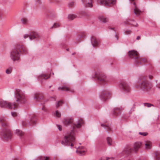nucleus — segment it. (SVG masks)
Masks as SVG:
<instances>
[{
	"mask_svg": "<svg viewBox=\"0 0 160 160\" xmlns=\"http://www.w3.org/2000/svg\"><path fill=\"white\" fill-rule=\"evenodd\" d=\"M68 50H69V49H67V51H68Z\"/></svg>",
	"mask_w": 160,
	"mask_h": 160,
	"instance_id": "nucleus-64",
	"label": "nucleus"
},
{
	"mask_svg": "<svg viewBox=\"0 0 160 160\" xmlns=\"http://www.w3.org/2000/svg\"><path fill=\"white\" fill-rule=\"evenodd\" d=\"M22 125L23 126H26L27 125V122L25 121H22Z\"/></svg>",
	"mask_w": 160,
	"mask_h": 160,
	"instance_id": "nucleus-47",
	"label": "nucleus"
},
{
	"mask_svg": "<svg viewBox=\"0 0 160 160\" xmlns=\"http://www.w3.org/2000/svg\"><path fill=\"white\" fill-rule=\"evenodd\" d=\"M81 120V126L82 125V124H83L84 123V121H83V120L81 118L80 119Z\"/></svg>",
	"mask_w": 160,
	"mask_h": 160,
	"instance_id": "nucleus-53",
	"label": "nucleus"
},
{
	"mask_svg": "<svg viewBox=\"0 0 160 160\" xmlns=\"http://www.w3.org/2000/svg\"><path fill=\"white\" fill-rule=\"evenodd\" d=\"M145 142L146 149L147 150L150 149L152 146L151 142L150 141H146Z\"/></svg>",
	"mask_w": 160,
	"mask_h": 160,
	"instance_id": "nucleus-28",
	"label": "nucleus"
},
{
	"mask_svg": "<svg viewBox=\"0 0 160 160\" xmlns=\"http://www.w3.org/2000/svg\"><path fill=\"white\" fill-rule=\"evenodd\" d=\"M43 98V96L41 93H36L34 95V100L36 101H39L42 99Z\"/></svg>",
	"mask_w": 160,
	"mask_h": 160,
	"instance_id": "nucleus-14",
	"label": "nucleus"
},
{
	"mask_svg": "<svg viewBox=\"0 0 160 160\" xmlns=\"http://www.w3.org/2000/svg\"><path fill=\"white\" fill-rule=\"evenodd\" d=\"M134 0H129L131 2L133 5V7L134 8L133 9V12L134 14L138 16L141 14L142 12L139 9L137 5L135 2L132 3V2Z\"/></svg>",
	"mask_w": 160,
	"mask_h": 160,
	"instance_id": "nucleus-11",
	"label": "nucleus"
},
{
	"mask_svg": "<svg viewBox=\"0 0 160 160\" xmlns=\"http://www.w3.org/2000/svg\"><path fill=\"white\" fill-rule=\"evenodd\" d=\"M132 151L131 148L129 147L126 148L124 149L122 151L123 154L126 155H128Z\"/></svg>",
	"mask_w": 160,
	"mask_h": 160,
	"instance_id": "nucleus-24",
	"label": "nucleus"
},
{
	"mask_svg": "<svg viewBox=\"0 0 160 160\" xmlns=\"http://www.w3.org/2000/svg\"><path fill=\"white\" fill-rule=\"evenodd\" d=\"M76 54V53H75V52H74V53H72V55H74V54Z\"/></svg>",
	"mask_w": 160,
	"mask_h": 160,
	"instance_id": "nucleus-61",
	"label": "nucleus"
},
{
	"mask_svg": "<svg viewBox=\"0 0 160 160\" xmlns=\"http://www.w3.org/2000/svg\"><path fill=\"white\" fill-rule=\"evenodd\" d=\"M21 23L24 25H27L28 23V19L26 17H23L21 19Z\"/></svg>",
	"mask_w": 160,
	"mask_h": 160,
	"instance_id": "nucleus-26",
	"label": "nucleus"
},
{
	"mask_svg": "<svg viewBox=\"0 0 160 160\" xmlns=\"http://www.w3.org/2000/svg\"><path fill=\"white\" fill-rule=\"evenodd\" d=\"M144 105L145 106L147 107L148 108L152 106H153V104L149 103H144Z\"/></svg>",
	"mask_w": 160,
	"mask_h": 160,
	"instance_id": "nucleus-42",
	"label": "nucleus"
},
{
	"mask_svg": "<svg viewBox=\"0 0 160 160\" xmlns=\"http://www.w3.org/2000/svg\"><path fill=\"white\" fill-rule=\"evenodd\" d=\"M132 112V110H131L129 112V114H131Z\"/></svg>",
	"mask_w": 160,
	"mask_h": 160,
	"instance_id": "nucleus-60",
	"label": "nucleus"
},
{
	"mask_svg": "<svg viewBox=\"0 0 160 160\" xmlns=\"http://www.w3.org/2000/svg\"><path fill=\"white\" fill-rule=\"evenodd\" d=\"M81 15L82 16H88V14L85 12H81Z\"/></svg>",
	"mask_w": 160,
	"mask_h": 160,
	"instance_id": "nucleus-45",
	"label": "nucleus"
},
{
	"mask_svg": "<svg viewBox=\"0 0 160 160\" xmlns=\"http://www.w3.org/2000/svg\"><path fill=\"white\" fill-rule=\"evenodd\" d=\"M113 159V157H111V158H106V160H108L109 159Z\"/></svg>",
	"mask_w": 160,
	"mask_h": 160,
	"instance_id": "nucleus-56",
	"label": "nucleus"
},
{
	"mask_svg": "<svg viewBox=\"0 0 160 160\" xmlns=\"http://www.w3.org/2000/svg\"><path fill=\"white\" fill-rule=\"evenodd\" d=\"M120 89L123 92L127 93L130 92L131 88L128 84L126 82H122L119 84Z\"/></svg>",
	"mask_w": 160,
	"mask_h": 160,
	"instance_id": "nucleus-8",
	"label": "nucleus"
},
{
	"mask_svg": "<svg viewBox=\"0 0 160 160\" xmlns=\"http://www.w3.org/2000/svg\"><path fill=\"white\" fill-rule=\"evenodd\" d=\"M76 152L77 154H80V149L79 148H77L76 151Z\"/></svg>",
	"mask_w": 160,
	"mask_h": 160,
	"instance_id": "nucleus-52",
	"label": "nucleus"
},
{
	"mask_svg": "<svg viewBox=\"0 0 160 160\" xmlns=\"http://www.w3.org/2000/svg\"><path fill=\"white\" fill-rule=\"evenodd\" d=\"M51 2H58V1H57V0H56V1H55V0L54 1V0H52Z\"/></svg>",
	"mask_w": 160,
	"mask_h": 160,
	"instance_id": "nucleus-58",
	"label": "nucleus"
},
{
	"mask_svg": "<svg viewBox=\"0 0 160 160\" xmlns=\"http://www.w3.org/2000/svg\"><path fill=\"white\" fill-rule=\"evenodd\" d=\"M77 16L75 14H69L68 16V18L70 20H73L74 18H77Z\"/></svg>",
	"mask_w": 160,
	"mask_h": 160,
	"instance_id": "nucleus-32",
	"label": "nucleus"
},
{
	"mask_svg": "<svg viewBox=\"0 0 160 160\" xmlns=\"http://www.w3.org/2000/svg\"><path fill=\"white\" fill-rule=\"evenodd\" d=\"M0 106L2 108L15 109L18 107V104L16 103L12 104L3 100H0Z\"/></svg>",
	"mask_w": 160,
	"mask_h": 160,
	"instance_id": "nucleus-5",
	"label": "nucleus"
},
{
	"mask_svg": "<svg viewBox=\"0 0 160 160\" xmlns=\"http://www.w3.org/2000/svg\"><path fill=\"white\" fill-rule=\"evenodd\" d=\"M80 127V120L77 123H75L73 125V130L67 133L64 136V139L62 141L61 143L63 145L73 146V142L75 140V134L74 131L77 128Z\"/></svg>",
	"mask_w": 160,
	"mask_h": 160,
	"instance_id": "nucleus-1",
	"label": "nucleus"
},
{
	"mask_svg": "<svg viewBox=\"0 0 160 160\" xmlns=\"http://www.w3.org/2000/svg\"><path fill=\"white\" fill-rule=\"evenodd\" d=\"M40 38V36L38 33L36 32H32L30 34L29 39L32 40L34 39H38Z\"/></svg>",
	"mask_w": 160,
	"mask_h": 160,
	"instance_id": "nucleus-15",
	"label": "nucleus"
},
{
	"mask_svg": "<svg viewBox=\"0 0 160 160\" xmlns=\"http://www.w3.org/2000/svg\"><path fill=\"white\" fill-rule=\"evenodd\" d=\"M82 3L86 7L92 8V0H82Z\"/></svg>",
	"mask_w": 160,
	"mask_h": 160,
	"instance_id": "nucleus-16",
	"label": "nucleus"
},
{
	"mask_svg": "<svg viewBox=\"0 0 160 160\" xmlns=\"http://www.w3.org/2000/svg\"><path fill=\"white\" fill-rule=\"evenodd\" d=\"M141 38V37L140 36H138L137 37V38L136 39L137 40H139Z\"/></svg>",
	"mask_w": 160,
	"mask_h": 160,
	"instance_id": "nucleus-57",
	"label": "nucleus"
},
{
	"mask_svg": "<svg viewBox=\"0 0 160 160\" xmlns=\"http://www.w3.org/2000/svg\"><path fill=\"white\" fill-rule=\"evenodd\" d=\"M91 42L93 47L95 48L98 46L100 41L97 39L95 37L92 36L91 38Z\"/></svg>",
	"mask_w": 160,
	"mask_h": 160,
	"instance_id": "nucleus-13",
	"label": "nucleus"
},
{
	"mask_svg": "<svg viewBox=\"0 0 160 160\" xmlns=\"http://www.w3.org/2000/svg\"><path fill=\"white\" fill-rule=\"evenodd\" d=\"M132 32L131 30H126L125 31L124 33L125 35H129Z\"/></svg>",
	"mask_w": 160,
	"mask_h": 160,
	"instance_id": "nucleus-44",
	"label": "nucleus"
},
{
	"mask_svg": "<svg viewBox=\"0 0 160 160\" xmlns=\"http://www.w3.org/2000/svg\"><path fill=\"white\" fill-rule=\"evenodd\" d=\"M73 120L71 118H67L65 119L63 121L64 124L66 126H68L72 123Z\"/></svg>",
	"mask_w": 160,
	"mask_h": 160,
	"instance_id": "nucleus-18",
	"label": "nucleus"
},
{
	"mask_svg": "<svg viewBox=\"0 0 160 160\" xmlns=\"http://www.w3.org/2000/svg\"><path fill=\"white\" fill-rule=\"evenodd\" d=\"M12 71V69L11 68H10L7 69L6 70V73L8 74L11 73Z\"/></svg>",
	"mask_w": 160,
	"mask_h": 160,
	"instance_id": "nucleus-38",
	"label": "nucleus"
},
{
	"mask_svg": "<svg viewBox=\"0 0 160 160\" xmlns=\"http://www.w3.org/2000/svg\"><path fill=\"white\" fill-rule=\"evenodd\" d=\"M128 23L129 25H131L135 27H137L138 26V24L136 23L134 20L131 21L129 20V21H128Z\"/></svg>",
	"mask_w": 160,
	"mask_h": 160,
	"instance_id": "nucleus-30",
	"label": "nucleus"
},
{
	"mask_svg": "<svg viewBox=\"0 0 160 160\" xmlns=\"http://www.w3.org/2000/svg\"><path fill=\"white\" fill-rule=\"evenodd\" d=\"M15 97L17 102L14 103L24 104L27 101V98L25 93L21 90L17 89L15 91Z\"/></svg>",
	"mask_w": 160,
	"mask_h": 160,
	"instance_id": "nucleus-4",
	"label": "nucleus"
},
{
	"mask_svg": "<svg viewBox=\"0 0 160 160\" xmlns=\"http://www.w3.org/2000/svg\"><path fill=\"white\" fill-rule=\"evenodd\" d=\"M0 136L2 139L7 141L11 138L12 134L9 129L5 128L2 130Z\"/></svg>",
	"mask_w": 160,
	"mask_h": 160,
	"instance_id": "nucleus-6",
	"label": "nucleus"
},
{
	"mask_svg": "<svg viewBox=\"0 0 160 160\" xmlns=\"http://www.w3.org/2000/svg\"><path fill=\"white\" fill-rule=\"evenodd\" d=\"M36 119L34 115L32 116L28 124L30 126L35 124L36 123Z\"/></svg>",
	"mask_w": 160,
	"mask_h": 160,
	"instance_id": "nucleus-25",
	"label": "nucleus"
},
{
	"mask_svg": "<svg viewBox=\"0 0 160 160\" xmlns=\"http://www.w3.org/2000/svg\"><path fill=\"white\" fill-rule=\"evenodd\" d=\"M97 1L100 5L106 6H111L116 3V0H97Z\"/></svg>",
	"mask_w": 160,
	"mask_h": 160,
	"instance_id": "nucleus-9",
	"label": "nucleus"
},
{
	"mask_svg": "<svg viewBox=\"0 0 160 160\" xmlns=\"http://www.w3.org/2000/svg\"><path fill=\"white\" fill-rule=\"evenodd\" d=\"M95 77L97 78L98 81L101 83H105L109 81L107 77L101 72H96L95 74Z\"/></svg>",
	"mask_w": 160,
	"mask_h": 160,
	"instance_id": "nucleus-7",
	"label": "nucleus"
},
{
	"mask_svg": "<svg viewBox=\"0 0 160 160\" xmlns=\"http://www.w3.org/2000/svg\"><path fill=\"white\" fill-rule=\"evenodd\" d=\"M0 123L3 127L7 126L8 124L6 118L3 116L1 117L0 118Z\"/></svg>",
	"mask_w": 160,
	"mask_h": 160,
	"instance_id": "nucleus-19",
	"label": "nucleus"
},
{
	"mask_svg": "<svg viewBox=\"0 0 160 160\" xmlns=\"http://www.w3.org/2000/svg\"><path fill=\"white\" fill-rule=\"evenodd\" d=\"M38 159L40 160H48L49 157L41 156L38 157Z\"/></svg>",
	"mask_w": 160,
	"mask_h": 160,
	"instance_id": "nucleus-37",
	"label": "nucleus"
},
{
	"mask_svg": "<svg viewBox=\"0 0 160 160\" xmlns=\"http://www.w3.org/2000/svg\"><path fill=\"white\" fill-rule=\"evenodd\" d=\"M57 126L58 128L60 131H61L62 130V127L60 125H57Z\"/></svg>",
	"mask_w": 160,
	"mask_h": 160,
	"instance_id": "nucleus-51",
	"label": "nucleus"
},
{
	"mask_svg": "<svg viewBox=\"0 0 160 160\" xmlns=\"http://www.w3.org/2000/svg\"><path fill=\"white\" fill-rule=\"evenodd\" d=\"M50 77V75L48 74H42L38 76V79L39 80L41 79H47L49 78Z\"/></svg>",
	"mask_w": 160,
	"mask_h": 160,
	"instance_id": "nucleus-22",
	"label": "nucleus"
},
{
	"mask_svg": "<svg viewBox=\"0 0 160 160\" xmlns=\"http://www.w3.org/2000/svg\"><path fill=\"white\" fill-rule=\"evenodd\" d=\"M60 26V25L59 23H55L54 24L53 26L51 27V28H56L59 27Z\"/></svg>",
	"mask_w": 160,
	"mask_h": 160,
	"instance_id": "nucleus-36",
	"label": "nucleus"
},
{
	"mask_svg": "<svg viewBox=\"0 0 160 160\" xmlns=\"http://www.w3.org/2000/svg\"><path fill=\"white\" fill-rule=\"evenodd\" d=\"M98 18L100 21L104 23L107 22L108 21V19L103 16H99Z\"/></svg>",
	"mask_w": 160,
	"mask_h": 160,
	"instance_id": "nucleus-27",
	"label": "nucleus"
},
{
	"mask_svg": "<svg viewBox=\"0 0 160 160\" xmlns=\"http://www.w3.org/2000/svg\"><path fill=\"white\" fill-rule=\"evenodd\" d=\"M111 94L108 91H102L100 93L99 97L102 101H105L110 98Z\"/></svg>",
	"mask_w": 160,
	"mask_h": 160,
	"instance_id": "nucleus-10",
	"label": "nucleus"
},
{
	"mask_svg": "<svg viewBox=\"0 0 160 160\" xmlns=\"http://www.w3.org/2000/svg\"><path fill=\"white\" fill-rule=\"evenodd\" d=\"M12 160H20V159L18 158H15Z\"/></svg>",
	"mask_w": 160,
	"mask_h": 160,
	"instance_id": "nucleus-59",
	"label": "nucleus"
},
{
	"mask_svg": "<svg viewBox=\"0 0 160 160\" xmlns=\"http://www.w3.org/2000/svg\"><path fill=\"white\" fill-rule=\"evenodd\" d=\"M129 57L133 59H135L136 60L139 57L138 52L134 50H131L128 52Z\"/></svg>",
	"mask_w": 160,
	"mask_h": 160,
	"instance_id": "nucleus-12",
	"label": "nucleus"
},
{
	"mask_svg": "<svg viewBox=\"0 0 160 160\" xmlns=\"http://www.w3.org/2000/svg\"><path fill=\"white\" fill-rule=\"evenodd\" d=\"M158 87L159 88H160V86H158Z\"/></svg>",
	"mask_w": 160,
	"mask_h": 160,
	"instance_id": "nucleus-62",
	"label": "nucleus"
},
{
	"mask_svg": "<svg viewBox=\"0 0 160 160\" xmlns=\"http://www.w3.org/2000/svg\"><path fill=\"white\" fill-rule=\"evenodd\" d=\"M107 142L109 145H111L112 143V138L109 137H108L107 138Z\"/></svg>",
	"mask_w": 160,
	"mask_h": 160,
	"instance_id": "nucleus-35",
	"label": "nucleus"
},
{
	"mask_svg": "<svg viewBox=\"0 0 160 160\" xmlns=\"http://www.w3.org/2000/svg\"><path fill=\"white\" fill-rule=\"evenodd\" d=\"M30 35H28L27 34H26L24 35L23 37L25 39H26L27 38H29Z\"/></svg>",
	"mask_w": 160,
	"mask_h": 160,
	"instance_id": "nucleus-50",
	"label": "nucleus"
},
{
	"mask_svg": "<svg viewBox=\"0 0 160 160\" xmlns=\"http://www.w3.org/2000/svg\"><path fill=\"white\" fill-rule=\"evenodd\" d=\"M87 150L84 147L81 146V155H84Z\"/></svg>",
	"mask_w": 160,
	"mask_h": 160,
	"instance_id": "nucleus-31",
	"label": "nucleus"
},
{
	"mask_svg": "<svg viewBox=\"0 0 160 160\" xmlns=\"http://www.w3.org/2000/svg\"><path fill=\"white\" fill-rule=\"evenodd\" d=\"M147 60L144 58L138 57V59L135 61L136 63L138 65L147 62Z\"/></svg>",
	"mask_w": 160,
	"mask_h": 160,
	"instance_id": "nucleus-20",
	"label": "nucleus"
},
{
	"mask_svg": "<svg viewBox=\"0 0 160 160\" xmlns=\"http://www.w3.org/2000/svg\"><path fill=\"white\" fill-rule=\"evenodd\" d=\"M139 134L143 136H146L148 134V133L146 132H139Z\"/></svg>",
	"mask_w": 160,
	"mask_h": 160,
	"instance_id": "nucleus-46",
	"label": "nucleus"
},
{
	"mask_svg": "<svg viewBox=\"0 0 160 160\" xmlns=\"http://www.w3.org/2000/svg\"><path fill=\"white\" fill-rule=\"evenodd\" d=\"M56 115L57 117L59 118L61 116V113L58 111H56Z\"/></svg>",
	"mask_w": 160,
	"mask_h": 160,
	"instance_id": "nucleus-41",
	"label": "nucleus"
},
{
	"mask_svg": "<svg viewBox=\"0 0 160 160\" xmlns=\"http://www.w3.org/2000/svg\"><path fill=\"white\" fill-rule=\"evenodd\" d=\"M75 2L73 1L71 2L68 3V6L70 8H72L75 5Z\"/></svg>",
	"mask_w": 160,
	"mask_h": 160,
	"instance_id": "nucleus-39",
	"label": "nucleus"
},
{
	"mask_svg": "<svg viewBox=\"0 0 160 160\" xmlns=\"http://www.w3.org/2000/svg\"><path fill=\"white\" fill-rule=\"evenodd\" d=\"M147 77L142 76L139 77L136 82L135 87L137 88H140L144 92H147L150 90L152 85L146 80Z\"/></svg>",
	"mask_w": 160,
	"mask_h": 160,
	"instance_id": "nucleus-3",
	"label": "nucleus"
},
{
	"mask_svg": "<svg viewBox=\"0 0 160 160\" xmlns=\"http://www.w3.org/2000/svg\"><path fill=\"white\" fill-rule=\"evenodd\" d=\"M155 155L156 160H159L160 159V152L159 151L155 152Z\"/></svg>",
	"mask_w": 160,
	"mask_h": 160,
	"instance_id": "nucleus-34",
	"label": "nucleus"
},
{
	"mask_svg": "<svg viewBox=\"0 0 160 160\" xmlns=\"http://www.w3.org/2000/svg\"><path fill=\"white\" fill-rule=\"evenodd\" d=\"M12 115L13 117H15L17 116V113L16 112H12Z\"/></svg>",
	"mask_w": 160,
	"mask_h": 160,
	"instance_id": "nucleus-48",
	"label": "nucleus"
},
{
	"mask_svg": "<svg viewBox=\"0 0 160 160\" xmlns=\"http://www.w3.org/2000/svg\"><path fill=\"white\" fill-rule=\"evenodd\" d=\"M122 110L121 108H115L113 110V115L115 116H118L121 114Z\"/></svg>",
	"mask_w": 160,
	"mask_h": 160,
	"instance_id": "nucleus-17",
	"label": "nucleus"
},
{
	"mask_svg": "<svg viewBox=\"0 0 160 160\" xmlns=\"http://www.w3.org/2000/svg\"><path fill=\"white\" fill-rule=\"evenodd\" d=\"M63 103V102L61 101H59L56 104V107L57 108L59 107L60 106L62 105Z\"/></svg>",
	"mask_w": 160,
	"mask_h": 160,
	"instance_id": "nucleus-40",
	"label": "nucleus"
},
{
	"mask_svg": "<svg viewBox=\"0 0 160 160\" xmlns=\"http://www.w3.org/2000/svg\"><path fill=\"white\" fill-rule=\"evenodd\" d=\"M141 143L140 142H137L135 143L133 145V149L136 152L140 148L141 146Z\"/></svg>",
	"mask_w": 160,
	"mask_h": 160,
	"instance_id": "nucleus-21",
	"label": "nucleus"
},
{
	"mask_svg": "<svg viewBox=\"0 0 160 160\" xmlns=\"http://www.w3.org/2000/svg\"><path fill=\"white\" fill-rule=\"evenodd\" d=\"M101 160H104L103 159H102Z\"/></svg>",
	"mask_w": 160,
	"mask_h": 160,
	"instance_id": "nucleus-63",
	"label": "nucleus"
},
{
	"mask_svg": "<svg viewBox=\"0 0 160 160\" xmlns=\"http://www.w3.org/2000/svg\"><path fill=\"white\" fill-rule=\"evenodd\" d=\"M148 77L150 79H151L153 78V76L152 75H149Z\"/></svg>",
	"mask_w": 160,
	"mask_h": 160,
	"instance_id": "nucleus-54",
	"label": "nucleus"
},
{
	"mask_svg": "<svg viewBox=\"0 0 160 160\" xmlns=\"http://www.w3.org/2000/svg\"><path fill=\"white\" fill-rule=\"evenodd\" d=\"M86 36L85 34L83 32H81V38H84Z\"/></svg>",
	"mask_w": 160,
	"mask_h": 160,
	"instance_id": "nucleus-43",
	"label": "nucleus"
},
{
	"mask_svg": "<svg viewBox=\"0 0 160 160\" xmlns=\"http://www.w3.org/2000/svg\"><path fill=\"white\" fill-rule=\"evenodd\" d=\"M16 133L20 136H22L24 134V133L23 132L19 129L16 130Z\"/></svg>",
	"mask_w": 160,
	"mask_h": 160,
	"instance_id": "nucleus-33",
	"label": "nucleus"
},
{
	"mask_svg": "<svg viewBox=\"0 0 160 160\" xmlns=\"http://www.w3.org/2000/svg\"><path fill=\"white\" fill-rule=\"evenodd\" d=\"M42 110L44 111H46V108L44 106H43V107L42 108Z\"/></svg>",
	"mask_w": 160,
	"mask_h": 160,
	"instance_id": "nucleus-55",
	"label": "nucleus"
},
{
	"mask_svg": "<svg viewBox=\"0 0 160 160\" xmlns=\"http://www.w3.org/2000/svg\"><path fill=\"white\" fill-rule=\"evenodd\" d=\"M35 1L37 4H40L41 2V0H35Z\"/></svg>",
	"mask_w": 160,
	"mask_h": 160,
	"instance_id": "nucleus-49",
	"label": "nucleus"
},
{
	"mask_svg": "<svg viewBox=\"0 0 160 160\" xmlns=\"http://www.w3.org/2000/svg\"><path fill=\"white\" fill-rule=\"evenodd\" d=\"M58 89H61L62 90H65L67 91H70L71 92H74V90L72 88L66 86H63L62 88L59 87L58 88Z\"/></svg>",
	"mask_w": 160,
	"mask_h": 160,
	"instance_id": "nucleus-23",
	"label": "nucleus"
},
{
	"mask_svg": "<svg viewBox=\"0 0 160 160\" xmlns=\"http://www.w3.org/2000/svg\"><path fill=\"white\" fill-rule=\"evenodd\" d=\"M101 126L102 127H103L106 130V131L107 132L110 131L111 130V128L110 127L109 125H107L101 124Z\"/></svg>",
	"mask_w": 160,
	"mask_h": 160,
	"instance_id": "nucleus-29",
	"label": "nucleus"
},
{
	"mask_svg": "<svg viewBox=\"0 0 160 160\" xmlns=\"http://www.w3.org/2000/svg\"><path fill=\"white\" fill-rule=\"evenodd\" d=\"M27 49L22 44H18L11 51L10 57L13 61H18L20 59L21 54L27 53Z\"/></svg>",
	"mask_w": 160,
	"mask_h": 160,
	"instance_id": "nucleus-2",
	"label": "nucleus"
}]
</instances>
